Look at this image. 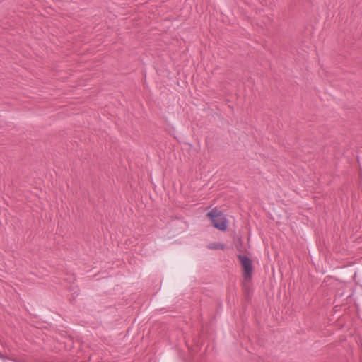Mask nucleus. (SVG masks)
Wrapping results in <instances>:
<instances>
[{
	"label": "nucleus",
	"instance_id": "nucleus-1",
	"mask_svg": "<svg viewBox=\"0 0 362 362\" xmlns=\"http://www.w3.org/2000/svg\"><path fill=\"white\" fill-rule=\"evenodd\" d=\"M207 216L211 219L213 226L221 231L227 228V220L225 216L217 209H212L207 213Z\"/></svg>",
	"mask_w": 362,
	"mask_h": 362
},
{
	"label": "nucleus",
	"instance_id": "nucleus-3",
	"mask_svg": "<svg viewBox=\"0 0 362 362\" xmlns=\"http://www.w3.org/2000/svg\"><path fill=\"white\" fill-rule=\"evenodd\" d=\"M211 249H221L223 250L224 248V246L220 243H214L210 245L209 247Z\"/></svg>",
	"mask_w": 362,
	"mask_h": 362
},
{
	"label": "nucleus",
	"instance_id": "nucleus-2",
	"mask_svg": "<svg viewBox=\"0 0 362 362\" xmlns=\"http://www.w3.org/2000/svg\"><path fill=\"white\" fill-rule=\"evenodd\" d=\"M238 258L243 267V286L245 287L251 279L252 264L251 259L247 256L239 255Z\"/></svg>",
	"mask_w": 362,
	"mask_h": 362
}]
</instances>
